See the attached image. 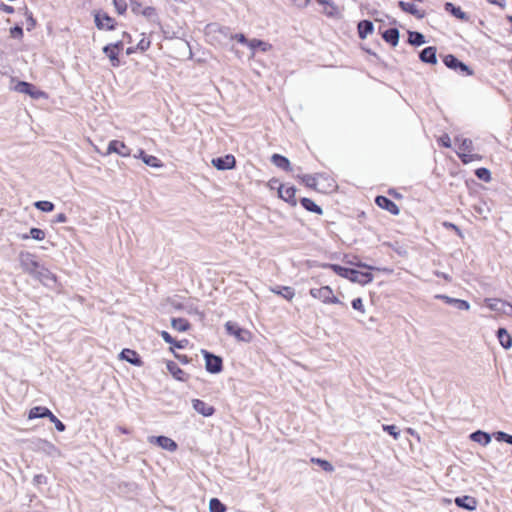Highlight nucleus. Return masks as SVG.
Instances as JSON below:
<instances>
[{"label": "nucleus", "mask_w": 512, "mask_h": 512, "mask_svg": "<svg viewBox=\"0 0 512 512\" xmlns=\"http://www.w3.org/2000/svg\"><path fill=\"white\" fill-rule=\"evenodd\" d=\"M317 267L333 271L337 276L349 280L352 283L362 286L370 284L374 280V275L369 271H359L356 268L342 266L337 263L323 262L317 264Z\"/></svg>", "instance_id": "nucleus-1"}, {"label": "nucleus", "mask_w": 512, "mask_h": 512, "mask_svg": "<svg viewBox=\"0 0 512 512\" xmlns=\"http://www.w3.org/2000/svg\"><path fill=\"white\" fill-rule=\"evenodd\" d=\"M10 82H11V87H10L11 90L21 93V94H24V95H27L33 100L49 98V95L46 91L41 90L40 88H38L35 84H33L31 82H28L25 80H20L16 77H12Z\"/></svg>", "instance_id": "nucleus-2"}, {"label": "nucleus", "mask_w": 512, "mask_h": 512, "mask_svg": "<svg viewBox=\"0 0 512 512\" xmlns=\"http://www.w3.org/2000/svg\"><path fill=\"white\" fill-rule=\"evenodd\" d=\"M200 353L203 356L207 373L217 375L223 372L224 360L222 356L204 348L200 350Z\"/></svg>", "instance_id": "nucleus-3"}, {"label": "nucleus", "mask_w": 512, "mask_h": 512, "mask_svg": "<svg viewBox=\"0 0 512 512\" xmlns=\"http://www.w3.org/2000/svg\"><path fill=\"white\" fill-rule=\"evenodd\" d=\"M443 64L450 70H453L461 76H472L474 70L471 66L463 62L456 55L449 53L441 56Z\"/></svg>", "instance_id": "nucleus-4"}, {"label": "nucleus", "mask_w": 512, "mask_h": 512, "mask_svg": "<svg viewBox=\"0 0 512 512\" xmlns=\"http://www.w3.org/2000/svg\"><path fill=\"white\" fill-rule=\"evenodd\" d=\"M224 328L225 332L238 342L250 343L253 340L252 332L242 327L238 322L229 320L224 324Z\"/></svg>", "instance_id": "nucleus-5"}, {"label": "nucleus", "mask_w": 512, "mask_h": 512, "mask_svg": "<svg viewBox=\"0 0 512 512\" xmlns=\"http://www.w3.org/2000/svg\"><path fill=\"white\" fill-rule=\"evenodd\" d=\"M94 24L98 30L114 31L117 29L118 22L115 18L110 16L102 9L94 10L93 13Z\"/></svg>", "instance_id": "nucleus-6"}, {"label": "nucleus", "mask_w": 512, "mask_h": 512, "mask_svg": "<svg viewBox=\"0 0 512 512\" xmlns=\"http://www.w3.org/2000/svg\"><path fill=\"white\" fill-rule=\"evenodd\" d=\"M309 294L313 298L322 301L324 304H338L346 307L345 303L340 301L339 298L334 295L333 289L328 285L320 288H311Z\"/></svg>", "instance_id": "nucleus-7"}, {"label": "nucleus", "mask_w": 512, "mask_h": 512, "mask_svg": "<svg viewBox=\"0 0 512 512\" xmlns=\"http://www.w3.org/2000/svg\"><path fill=\"white\" fill-rule=\"evenodd\" d=\"M18 259L22 270L29 274L31 277L43 265L40 261L37 260L36 255L29 251H21L18 255Z\"/></svg>", "instance_id": "nucleus-8"}, {"label": "nucleus", "mask_w": 512, "mask_h": 512, "mask_svg": "<svg viewBox=\"0 0 512 512\" xmlns=\"http://www.w3.org/2000/svg\"><path fill=\"white\" fill-rule=\"evenodd\" d=\"M32 278L49 289H55L61 285L58 276L51 272L44 264L37 270Z\"/></svg>", "instance_id": "nucleus-9"}, {"label": "nucleus", "mask_w": 512, "mask_h": 512, "mask_svg": "<svg viewBox=\"0 0 512 512\" xmlns=\"http://www.w3.org/2000/svg\"><path fill=\"white\" fill-rule=\"evenodd\" d=\"M389 23L394 27L382 29V26H379L378 33L387 44H389L391 47H396L400 40V31L396 27L398 21L395 18H391Z\"/></svg>", "instance_id": "nucleus-10"}, {"label": "nucleus", "mask_w": 512, "mask_h": 512, "mask_svg": "<svg viewBox=\"0 0 512 512\" xmlns=\"http://www.w3.org/2000/svg\"><path fill=\"white\" fill-rule=\"evenodd\" d=\"M297 188L294 184L287 183L277 187V197L291 207H296L299 199L296 198Z\"/></svg>", "instance_id": "nucleus-11"}, {"label": "nucleus", "mask_w": 512, "mask_h": 512, "mask_svg": "<svg viewBox=\"0 0 512 512\" xmlns=\"http://www.w3.org/2000/svg\"><path fill=\"white\" fill-rule=\"evenodd\" d=\"M147 440L150 444L168 452H175L178 449V443L166 435H151Z\"/></svg>", "instance_id": "nucleus-12"}, {"label": "nucleus", "mask_w": 512, "mask_h": 512, "mask_svg": "<svg viewBox=\"0 0 512 512\" xmlns=\"http://www.w3.org/2000/svg\"><path fill=\"white\" fill-rule=\"evenodd\" d=\"M110 154H117L127 158L132 156V149L129 148L124 141L112 139L108 142L106 152L103 155L108 156Z\"/></svg>", "instance_id": "nucleus-13"}, {"label": "nucleus", "mask_w": 512, "mask_h": 512, "mask_svg": "<svg viewBox=\"0 0 512 512\" xmlns=\"http://www.w3.org/2000/svg\"><path fill=\"white\" fill-rule=\"evenodd\" d=\"M236 158L233 154H225L222 156L214 157L211 160V165L218 171H228L236 168Z\"/></svg>", "instance_id": "nucleus-14"}, {"label": "nucleus", "mask_w": 512, "mask_h": 512, "mask_svg": "<svg viewBox=\"0 0 512 512\" xmlns=\"http://www.w3.org/2000/svg\"><path fill=\"white\" fill-rule=\"evenodd\" d=\"M118 358L121 361H125L135 367H143L144 361L141 355L134 349L123 348L118 354Z\"/></svg>", "instance_id": "nucleus-15"}, {"label": "nucleus", "mask_w": 512, "mask_h": 512, "mask_svg": "<svg viewBox=\"0 0 512 512\" xmlns=\"http://www.w3.org/2000/svg\"><path fill=\"white\" fill-rule=\"evenodd\" d=\"M164 363L167 371L173 379L183 383H186L189 380L190 375L186 373L175 361L166 359L164 360Z\"/></svg>", "instance_id": "nucleus-16"}, {"label": "nucleus", "mask_w": 512, "mask_h": 512, "mask_svg": "<svg viewBox=\"0 0 512 512\" xmlns=\"http://www.w3.org/2000/svg\"><path fill=\"white\" fill-rule=\"evenodd\" d=\"M374 202L379 208L388 211L393 216L400 214V208L398 205L385 195H377Z\"/></svg>", "instance_id": "nucleus-17"}, {"label": "nucleus", "mask_w": 512, "mask_h": 512, "mask_svg": "<svg viewBox=\"0 0 512 512\" xmlns=\"http://www.w3.org/2000/svg\"><path fill=\"white\" fill-rule=\"evenodd\" d=\"M317 179L320 183L319 193L327 194L336 190L337 183L329 174L325 172H318Z\"/></svg>", "instance_id": "nucleus-18"}, {"label": "nucleus", "mask_w": 512, "mask_h": 512, "mask_svg": "<svg viewBox=\"0 0 512 512\" xmlns=\"http://www.w3.org/2000/svg\"><path fill=\"white\" fill-rule=\"evenodd\" d=\"M444 11L457 20L461 22H469L470 21V15L463 11L462 8L459 5L454 4L453 2H445L443 5Z\"/></svg>", "instance_id": "nucleus-19"}, {"label": "nucleus", "mask_w": 512, "mask_h": 512, "mask_svg": "<svg viewBox=\"0 0 512 512\" xmlns=\"http://www.w3.org/2000/svg\"><path fill=\"white\" fill-rule=\"evenodd\" d=\"M192 408L203 417H211L216 413V408L202 399L194 398L191 401Z\"/></svg>", "instance_id": "nucleus-20"}, {"label": "nucleus", "mask_w": 512, "mask_h": 512, "mask_svg": "<svg viewBox=\"0 0 512 512\" xmlns=\"http://www.w3.org/2000/svg\"><path fill=\"white\" fill-rule=\"evenodd\" d=\"M435 298L442 300L445 304L453 306L454 308L461 311H468L471 307L467 300L454 298L446 294H437L435 295Z\"/></svg>", "instance_id": "nucleus-21"}, {"label": "nucleus", "mask_w": 512, "mask_h": 512, "mask_svg": "<svg viewBox=\"0 0 512 512\" xmlns=\"http://www.w3.org/2000/svg\"><path fill=\"white\" fill-rule=\"evenodd\" d=\"M454 503L458 508L472 512L477 509L478 500L470 495H462L455 497Z\"/></svg>", "instance_id": "nucleus-22"}, {"label": "nucleus", "mask_w": 512, "mask_h": 512, "mask_svg": "<svg viewBox=\"0 0 512 512\" xmlns=\"http://www.w3.org/2000/svg\"><path fill=\"white\" fill-rule=\"evenodd\" d=\"M399 9L407 14L414 16L416 19H423L426 16L425 10L419 9L414 3L399 0L397 3Z\"/></svg>", "instance_id": "nucleus-23"}, {"label": "nucleus", "mask_w": 512, "mask_h": 512, "mask_svg": "<svg viewBox=\"0 0 512 512\" xmlns=\"http://www.w3.org/2000/svg\"><path fill=\"white\" fill-rule=\"evenodd\" d=\"M419 60L428 65H436L438 62L437 59V47L436 46H427L419 51L418 53Z\"/></svg>", "instance_id": "nucleus-24"}, {"label": "nucleus", "mask_w": 512, "mask_h": 512, "mask_svg": "<svg viewBox=\"0 0 512 512\" xmlns=\"http://www.w3.org/2000/svg\"><path fill=\"white\" fill-rule=\"evenodd\" d=\"M34 450L45 453L48 456H52L59 452V449L50 441L42 438H37L33 441Z\"/></svg>", "instance_id": "nucleus-25"}, {"label": "nucleus", "mask_w": 512, "mask_h": 512, "mask_svg": "<svg viewBox=\"0 0 512 512\" xmlns=\"http://www.w3.org/2000/svg\"><path fill=\"white\" fill-rule=\"evenodd\" d=\"M295 179L300 183L303 184L305 187L314 190L316 192H319V181L317 179V173L315 174H298L295 176Z\"/></svg>", "instance_id": "nucleus-26"}, {"label": "nucleus", "mask_w": 512, "mask_h": 512, "mask_svg": "<svg viewBox=\"0 0 512 512\" xmlns=\"http://www.w3.org/2000/svg\"><path fill=\"white\" fill-rule=\"evenodd\" d=\"M469 439L482 447H486L491 443L492 435L481 429H477L469 434Z\"/></svg>", "instance_id": "nucleus-27"}, {"label": "nucleus", "mask_w": 512, "mask_h": 512, "mask_svg": "<svg viewBox=\"0 0 512 512\" xmlns=\"http://www.w3.org/2000/svg\"><path fill=\"white\" fill-rule=\"evenodd\" d=\"M374 30V23L370 19H362L357 23V34L361 40L366 39Z\"/></svg>", "instance_id": "nucleus-28"}, {"label": "nucleus", "mask_w": 512, "mask_h": 512, "mask_svg": "<svg viewBox=\"0 0 512 512\" xmlns=\"http://www.w3.org/2000/svg\"><path fill=\"white\" fill-rule=\"evenodd\" d=\"M343 261L351 266L366 269L369 272L382 270L380 267L363 262L357 255H353L351 259L349 258V255H345Z\"/></svg>", "instance_id": "nucleus-29"}, {"label": "nucleus", "mask_w": 512, "mask_h": 512, "mask_svg": "<svg viewBox=\"0 0 512 512\" xmlns=\"http://www.w3.org/2000/svg\"><path fill=\"white\" fill-rule=\"evenodd\" d=\"M102 53L109 59L112 67L118 68L123 63L120 60V52L115 50L112 45L106 44L102 47Z\"/></svg>", "instance_id": "nucleus-30"}, {"label": "nucleus", "mask_w": 512, "mask_h": 512, "mask_svg": "<svg viewBox=\"0 0 512 512\" xmlns=\"http://www.w3.org/2000/svg\"><path fill=\"white\" fill-rule=\"evenodd\" d=\"M50 415L51 410L42 405L33 406L27 411L28 420L48 418Z\"/></svg>", "instance_id": "nucleus-31"}, {"label": "nucleus", "mask_w": 512, "mask_h": 512, "mask_svg": "<svg viewBox=\"0 0 512 512\" xmlns=\"http://www.w3.org/2000/svg\"><path fill=\"white\" fill-rule=\"evenodd\" d=\"M270 161L277 168H279L285 172L292 171V169H293L290 160L282 154L273 153L270 157Z\"/></svg>", "instance_id": "nucleus-32"}, {"label": "nucleus", "mask_w": 512, "mask_h": 512, "mask_svg": "<svg viewBox=\"0 0 512 512\" xmlns=\"http://www.w3.org/2000/svg\"><path fill=\"white\" fill-rule=\"evenodd\" d=\"M318 4L324 7L323 13L328 18H340L341 13L338 6L332 0H317Z\"/></svg>", "instance_id": "nucleus-33"}, {"label": "nucleus", "mask_w": 512, "mask_h": 512, "mask_svg": "<svg viewBox=\"0 0 512 512\" xmlns=\"http://www.w3.org/2000/svg\"><path fill=\"white\" fill-rule=\"evenodd\" d=\"M270 291L287 301H291L295 296V289L291 286L275 285L270 287Z\"/></svg>", "instance_id": "nucleus-34"}, {"label": "nucleus", "mask_w": 512, "mask_h": 512, "mask_svg": "<svg viewBox=\"0 0 512 512\" xmlns=\"http://www.w3.org/2000/svg\"><path fill=\"white\" fill-rule=\"evenodd\" d=\"M45 237L46 231L38 227H31L28 232L18 234V238L24 241L28 239L43 241Z\"/></svg>", "instance_id": "nucleus-35"}, {"label": "nucleus", "mask_w": 512, "mask_h": 512, "mask_svg": "<svg viewBox=\"0 0 512 512\" xmlns=\"http://www.w3.org/2000/svg\"><path fill=\"white\" fill-rule=\"evenodd\" d=\"M495 335L503 349L509 350L512 347V335L505 327H499Z\"/></svg>", "instance_id": "nucleus-36"}, {"label": "nucleus", "mask_w": 512, "mask_h": 512, "mask_svg": "<svg viewBox=\"0 0 512 512\" xmlns=\"http://www.w3.org/2000/svg\"><path fill=\"white\" fill-rule=\"evenodd\" d=\"M299 203L307 212L314 213L316 215H323L324 213L323 208L309 197L299 198Z\"/></svg>", "instance_id": "nucleus-37"}, {"label": "nucleus", "mask_w": 512, "mask_h": 512, "mask_svg": "<svg viewBox=\"0 0 512 512\" xmlns=\"http://www.w3.org/2000/svg\"><path fill=\"white\" fill-rule=\"evenodd\" d=\"M408 39L407 43L413 47H420L427 43V39L422 32L416 30H408Z\"/></svg>", "instance_id": "nucleus-38"}, {"label": "nucleus", "mask_w": 512, "mask_h": 512, "mask_svg": "<svg viewBox=\"0 0 512 512\" xmlns=\"http://www.w3.org/2000/svg\"><path fill=\"white\" fill-rule=\"evenodd\" d=\"M170 324L174 330L181 333L191 329V323L184 317H171Z\"/></svg>", "instance_id": "nucleus-39"}, {"label": "nucleus", "mask_w": 512, "mask_h": 512, "mask_svg": "<svg viewBox=\"0 0 512 512\" xmlns=\"http://www.w3.org/2000/svg\"><path fill=\"white\" fill-rule=\"evenodd\" d=\"M455 145L457 146V152H472L474 150V144L473 141L470 138L465 137H456L455 138Z\"/></svg>", "instance_id": "nucleus-40"}, {"label": "nucleus", "mask_w": 512, "mask_h": 512, "mask_svg": "<svg viewBox=\"0 0 512 512\" xmlns=\"http://www.w3.org/2000/svg\"><path fill=\"white\" fill-rule=\"evenodd\" d=\"M205 30L208 32H218L225 38H230L233 36L231 33V29L228 26H221L217 23H209L206 25Z\"/></svg>", "instance_id": "nucleus-41"}, {"label": "nucleus", "mask_w": 512, "mask_h": 512, "mask_svg": "<svg viewBox=\"0 0 512 512\" xmlns=\"http://www.w3.org/2000/svg\"><path fill=\"white\" fill-rule=\"evenodd\" d=\"M310 462L312 464H315V465L319 466L323 471H325L327 473H331L335 469L333 464L330 461H328L327 459H324V458L311 457L310 458Z\"/></svg>", "instance_id": "nucleus-42"}, {"label": "nucleus", "mask_w": 512, "mask_h": 512, "mask_svg": "<svg viewBox=\"0 0 512 512\" xmlns=\"http://www.w3.org/2000/svg\"><path fill=\"white\" fill-rule=\"evenodd\" d=\"M458 158L461 160V162L465 165L473 162V161H481L483 159V155L472 153V152H457Z\"/></svg>", "instance_id": "nucleus-43"}, {"label": "nucleus", "mask_w": 512, "mask_h": 512, "mask_svg": "<svg viewBox=\"0 0 512 512\" xmlns=\"http://www.w3.org/2000/svg\"><path fill=\"white\" fill-rule=\"evenodd\" d=\"M21 10L24 11V16H25V19H26V30L28 32H31L32 30H34L37 26V19L34 17L33 13L28 9L27 6H24Z\"/></svg>", "instance_id": "nucleus-44"}, {"label": "nucleus", "mask_w": 512, "mask_h": 512, "mask_svg": "<svg viewBox=\"0 0 512 512\" xmlns=\"http://www.w3.org/2000/svg\"><path fill=\"white\" fill-rule=\"evenodd\" d=\"M143 163L148 166V167H151V168H155V169H160V168H163L165 166V164L163 163V161L154 156V155H150L147 153V155L145 156V158L143 159Z\"/></svg>", "instance_id": "nucleus-45"}, {"label": "nucleus", "mask_w": 512, "mask_h": 512, "mask_svg": "<svg viewBox=\"0 0 512 512\" xmlns=\"http://www.w3.org/2000/svg\"><path fill=\"white\" fill-rule=\"evenodd\" d=\"M33 206L43 212V213H50L54 211L55 204L49 200H38L33 203Z\"/></svg>", "instance_id": "nucleus-46"}, {"label": "nucleus", "mask_w": 512, "mask_h": 512, "mask_svg": "<svg viewBox=\"0 0 512 512\" xmlns=\"http://www.w3.org/2000/svg\"><path fill=\"white\" fill-rule=\"evenodd\" d=\"M9 36L15 40H22L24 37L23 23H15L9 28Z\"/></svg>", "instance_id": "nucleus-47"}, {"label": "nucleus", "mask_w": 512, "mask_h": 512, "mask_svg": "<svg viewBox=\"0 0 512 512\" xmlns=\"http://www.w3.org/2000/svg\"><path fill=\"white\" fill-rule=\"evenodd\" d=\"M140 15L144 16L146 19H148L149 21H151L153 23L157 22L159 19L157 10L153 6L144 7L141 10Z\"/></svg>", "instance_id": "nucleus-48"}, {"label": "nucleus", "mask_w": 512, "mask_h": 512, "mask_svg": "<svg viewBox=\"0 0 512 512\" xmlns=\"http://www.w3.org/2000/svg\"><path fill=\"white\" fill-rule=\"evenodd\" d=\"M226 505L217 497H212L209 501V512H225Z\"/></svg>", "instance_id": "nucleus-49"}, {"label": "nucleus", "mask_w": 512, "mask_h": 512, "mask_svg": "<svg viewBox=\"0 0 512 512\" xmlns=\"http://www.w3.org/2000/svg\"><path fill=\"white\" fill-rule=\"evenodd\" d=\"M474 174L479 180H481L483 182L488 183L492 180V173L486 167H479V168L475 169Z\"/></svg>", "instance_id": "nucleus-50"}, {"label": "nucleus", "mask_w": 512, "mask_h": 512, "mask_svg": "<svg viewBox=\"0 0 512 512\" xmlns=\"http://www.w3.org/2000/svg\"><path fill=\"white\" fill-rule=\"evenodd\" d=\"M382 430L397 440L400 437L401 431L395 424H383Z\"/></svg>", "instance_id": "nucleus-51"}, {"label": "nucleus", "mask_w": 512, "mask_h": 512, "mask_svg": "<svg viewBox=\"0 0 512 512\" xmlns=\"http://www.w3.org/2000/svg\"><path fill=\"white\" fill-rule=\"evenodd\" d=\"M442 226L446 229V230H451L453 232H455V234L460 237V238H464V233L462 231V229L456 225L455 223L453 222H450V221H444L442 223Z\"/></svg>", "instance_id": "nucleus-52"}, {"label": "nucleus", "mask_w": 512, "mask_h": 512, "mask_svg": "<svg viewBox=\"0 0 512 512\" xmlns=\"http://www.w3.org/2000/svg\"><path fill=\"white\" fill-rule=\"evenodd\" d=\"M169 351L173 354L174 358L177 359L181 364L188 365L192 363L193 359L186 354H180L173 350V347H169Z\"/></svg>", "instance_id": "nucleus-53"}, {"label": "nucleus", "mask_w": 512, "mask_h": 512, "mask_svg": "<svg viewBox=\"0 0 512 512\" xmlns=\"http://www.w3.org/2000/svg\"><path fill=\"white\" fill-rule=\"evenodd\" d=\"M231 40L237 41L239 44L244 46L252 47L251 39H248L244 33H235L231 36Z\"/></svg>", "instance_id": "nucleus-54"}, {"label": "nucleus", "mask_w": 512, "mask_h": 512, "mask_svg": "<svg viewBox=\"0 0 512 512\" xmlns=\"http://www.w3.org/2000/svg\"><path fill=\"white\" fill-rule=\"evenodd\" d=\"M112 4L118 15H124L127 11V3L125 0H112Z\"/></svg>", "instance_id": "nucleus-55"}, {"label": "nucleus", "mask_w": 512, "mask_h": 512, "mask_svg": "<svg viewBox=\"0 0 512 512\" xmlns=\"http://www.w3.org/2000/svg\"><path fill=\"white\" fill-rule=\"evenodd\" d=\"M47 419L54 424L55 429L58 432H64L66 430V425L60 419H58L52 411L50 417Z\"/></svg>", "instance_id": "nucleus-56"}, {"label": "nucleus", "mask_w": 512, "mask_h": 512, "mask_svg": "<svg viewBox=\"0 0 512 512\" xmlns=\"http://www.w3.org/2000/svg\"><path fill=\"white\" fill-rule=\"evenodd\" d=\"M142 39L137 43L136 49L139 50V52L144 53L146 52L150 46H151V40L149 38L145 37V34H142Z\"/></svg>", "instance_id": "nucleus-57"}, {"label": "nucleus", "mask_w": 512, "mask_h": 512, "mask_svg": "<svg viewBox=\"0 0 512 512\" xmlns=\"http://www.w3.org/2000/svg\"><path fill=\"white\" fill-rule=\"evenodd\" d=\"M186 311L190 315H197L199 318V321H204V319H205L204 311L199 310V308L197 306L189 305L186 307Z\"/></svg>", "instance_id": "nucleus-58"}, {"label": "nucleus", "mask_w": 512, "mask_h": 512, "mask_svg": "<svg viewBox=\"0 0 512 512\" xmlns=\"http://www.w3.org/2000/svg\"><path fill=\"white\" fill-rule=\"evenodd\" d=\"M251 44H252V47H249V48L253 51L256 50L257 48H260L261 51H266L267 46H268V43H266L265 41H263L261 39H257V38L251 39Z\"/></svg>", "instance_id": "nucleus-59"}, {"label": "nucleus", "mask_w": 512, "mask_h": 512, "mask_svg": "<svg viewBox=\"0 0 512 512\" xmlns=\"http://www.w3.org/2000/svg\"><path fill=\"white\" fill-rule=\"evenodd\" d=\"M351 306L354 310L364 313L365 312V306L363 303V299L361 297H356L352 299Z\"/></svg>", "instance_id": "nucleus-60"}, {"label": "nucleus", "mask_w": 512, "mask_h": 512, "mask_svg": "<svg viewBox=\"0 0 512 512\" xmlns=\"http://www.w3.org/2000/svg\"><path fill=\"white\" fill-rule=\"evenodd\" d=\"M360 49H361L363 52L367 53L368 55L372 56V57L376 60V62H377L378 64H384V63H383V61H382V59L380 58V56H379V55H378L374 50H372L371 48L367 47V46H366V45H364V44H361V45H360Z\"/></svg>", "instance_id": "nucleus-61"}, {"label": "nucleus", "mask_w": 512, "mask_h": 512, "mask_svg": "<svg viewBox=\"0 0 512 512\" xmlns=\"http://www.w3.org/2000/svg\"><path fill=\"white\" fill-rule=\"evenodd\" d=\"M492 438H494L497 442L506 443L508 433L502 430H497L491 433Z\"/></svg>", "instance_id": "nucleus-62"}, {"label": "nucleus", "mask_w": 512, "mask_h": 512, "mask_svg": "<svg viewBox=\"0 0 512 512\" xmlns=\"http://www.w3.org/2000/svg\"><path fill=\"white\" fill-rule=\"evenodd\" d=\"M47 482H48L47 476L42 474V473L34 475L33 481H32L33 485L36 486V487H40L41 485H45V484H47Z\"/></svg>", "instance_id": "nucleus-63"}, {"label": "nucleus", "mask_w": 512, "mask_h": 512, "mask_svg": "<svg viewBox=\"0 0 512 512\" xmlns=\"http://www.w3.org/2000/svg\"><path fill=\"white\" fill-rule=\"evenodd\" d=\"M188 345H189V340L188 339L177 340V339L174 338V340L172 341L170 347H173V350H175V349H185Z\"/></svg>", "instance_id": "nucleus-64"}]
</instances>
